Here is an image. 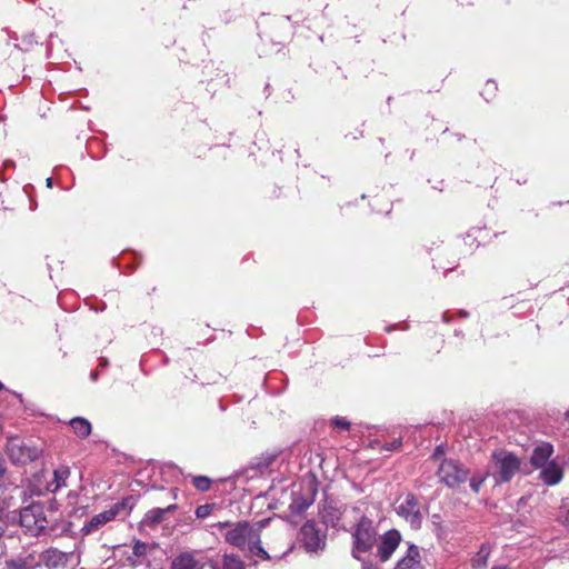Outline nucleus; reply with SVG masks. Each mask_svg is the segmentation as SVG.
<instances>
[{
	"label": "nucleus",
	"mask_w": 569,
	"mask_h": 569,
	"mask_svg": "<svg viewBox=\"0 0 569 569\" xmlns=\"http://www.w3.org/2000/svg\"><path fill=\"white\" fill-rule=\"evenodd\" d=\"M20 525L32 536H49L56 538L70 530V522L49 520L41 502H32L20 510Z\"/></svg>",
	"instance_id": "f257e3e1"
},
{
	"label": "nucleus",
	"mask_w": 569,
	"mask_h": 569,
	"mask_svg": "<svg viewBox=\"0 0 569 569\" xmlns=\"http://www.w3.org/2000/svg\"><path fill=\"white\" fill-rule=\"evenodd\" d=\"M224 539L228 543L251 555L269 560V553L261 546L260 528H256L248 522H238L233 528L229 529Z\"/></svg>",
	"instance_id": "f03ea898"
},
{
	"label": "nucleus",
	"mask_w": 569,
	"mask_h": 569,
	"mask_svg": "<svg viewBox=\"0 0 569 569\" xmlns=\"http://www.w3.org/2000/svg\"><path fill=\"white\" fill-rule=\"evenodd\" d=\"M521 461L515 453L500 449L491 453L488 471L495 485L511 481L519 472Z\"/></svg>",
	"instance_id": "7ed1b4c3"
},
{
	"label": "nucleus",
	"mask_w": 569,
	"mask_h": 569,
	"mask_svg": "<svg viewBox=\"0 0 569 569\" xmlns=\"http://www.w3.org/2000/svg\"><path fill=\"white\" fill-rule=\"evenodd\" d=\"M137 503L134 496H127L120 501L113 503L109 509L92 516L81 528L84 536L91 535L102 528L110 521L118 518H126Z\"/></svg>",
	"instance_id": "20e7f679"
},
{
	"label": "nucleus",
	"mask_w": 569,
	"mask_h": 569,
	"mask_svg": "<svg viewBox=\"0 0 569 569\" xmlns=\"http://www.w3.org/2000/svg\"><path fill=\"white\" fill-rule=\"evenodd\" d=\"M377 535L373 521L369 517L362 516L351 531L352 557L360 560L361 553L369 552L377 542Z\"/></svg>",
	"instance_id": "39448f33"
},
{
	"label": "nucleus",
	"mask_w": 569,
	"mask_h": 569,
	"mask_svg": "<svg viewBox=\"0 0 569 569\" xmlns=\"http://www.w3.org/2000/svg\"><path fill=\"white\" fill-rule=\"evenodd\" d=\"M6 453L12 465L24 466L37 460L40 456V450L19 437H10L6 442Z\"/></svg>",
	"instance_id": "423d86ee"
},
{
	"label": "nucleus",
	"mask_w": 569,
	"mask_h": 569,
	"mask_svg": "<svg viewBox=\"0 0 569 569\" xmlns=\"http://www.w3.org/2000/svg\"><path fill=\"white\" fill-rule=\"evenodd\" d=\"M300 540L307 552L323 551L327 546V530L312 521H306L300 529Z\"/></svg>",
	"instance_id": "0eeeda50"
},
{
	"label": "nucleus",
	"mask_w": 569,
	"mask_h": 569,
	"mask_svg": "<svg viewBox=\"0 0 569 569\" xmlns=\"http://www.w3.org/2000/svg\"><path fill=\"white\" fill-rule=\"evenodd\" d=\"M437 475L441 482L449 488H455L468 479L469 470L457 460L445 459L440 463Z\"/></svg>",
	"instance_id": "6e6552de"
},
{
	"label": "nucleus",
	"mask_w": 569,
	"mask_h": 569,
	"mask_svg": "<svg viewBox=\"0 0 569 569\" xmlns=\"http://www.w3.org/2000/svg\"><path fill=\"white\" fill-rule=\"evenodd\" d=\"M41 561L43 565L51 569L63 568L69 565L80 563V553L78 552V546L69 551H61L58 548H48L41 553Z\"/></svg>",
	"instance_id": "1a4fd4ad"
},
{
	"label": "nucleus",
	"mask_w": 569,
	"mask_h": 569,
	"mask_svg": "<svg viewBox=\"0 0 569 569\" xmlns=\"http://www.w3.org/2000/svg\"><path fill=\"white\" fill-rule=\"evenodd\" d=\"M399 517L403 518L412 530H419L422 526L423 516L420 511L418 498L413 493H407L403 500L396 508Z\"/></svg>",
	"instance_id": "9d476101"
},
{
	"label": "nucleus",
	"mask_w": 569,
	"mask_h": 569,
	"mask_svg": "<svg viewBox=\"0 0 569 569\" xmlns=\"http://www.w3.org/2000/svg\"><path fill=\"white\" fill-rule=\"evenodd\" d=\"M401 533L397 529H390L380 537L377 548V557L381 562L388 561L401 542Z\"/></svg>",
	"instance_id": "9b49d317"
},
{
	"label": "nucleus",
	"mask_w": 569,
	"mask_h": 569,
	"mask_svg": "<svg viewBox=\"0 0 569 569\" xmlns=\"http://www.w3.org/2000/svg\"><path fill=\"white\" fill-rule=\"evenodd\" d=\"M403 556L396 562L393 569H426L420 548L413 542H407Z\"/></svg>",
	"instance_id": "f8f14e48"
},
{
	"label": "nucleus",
	"mask_w": 569,
	"mask_h": 569,
	"mask_svg": "<svg viewBox=\"0 0 569 569\" xmlns=\"http://www.w3.org/2000/svg\"><path fill=\"white\" fill-rule=\"evenodd\" d=\"M552 445L549 442H541L532 450L530 462L537 469L542 468L545 465L550 462L549 459L552 456Z\"/></svg>",
	"instance_id": "ddd939ff"
},
{
	"label": "nucleus",
	"mask_w": 569,
	"mask_h": 569,
	"mask_svg": "<svg viewBox=\"0 0 569 569\" xmlns=\"http://www.w3.org/2000/svg\"><path fill=\"white\" fill-rule=\"evenodd\" d=\"M540 479L547 486H555L561 481L563 477L562 468L553 460L540 468Z\"/></svg>",
	"instance_id": "4468645a"
},
{
	"label": "nucleus",
	"mask_w": 569,
	"mask_h": 569,
	"mask_svg": "<svg viewBox=\"0 0 569 569\" xmlns=\"http://www.w3.org/2000/svg\"><path fill=\"white\" fill-rule=\"evenodd\" d=\"M209 565L211 569H244L239 557L228 553L210 559Z\"/></svg>",
	"instance_id": "2eb2a0df"
},
{
	"label": "nucleus",
	"mask_w": 569,
	"mask_h": 569,
	"mask_svg": "<svg viewBox=\"0 0 569 569\" xmlns=\"http://www.w3.org/2000/svg\"><path fill=\"white\" fill-rule=\"evenodd\" d=\"M177 508V505H170L166 508H153L144 515L142 522L149 527H154L163 521L166 513L173 512Z\"/></svg>",
	"instance_id": "dca6fc26"
},
{
	"label": "nucleus",
	"mask_w": 569,
	"mask_h": 569,
	"mask_svg": "<svg viewBox=\"0 0 569 569\" xmlns=\"http://www.w3.org/2000/svg\"><path fill=\"white\" fill-rule=\"evenodd\" d=\"M171 569H202V565L190 552H182L171 562Z\"/></svg>",
	"instance_id": "f3484780"
},
{
	"label": "nucleus",
	"mask_w": 569,
	"mask_h": 569,
	"mask_svg": "<svg viewBox=\"0 0 569 569\" xmlns=\"http://www.w3.org/2000/svg\"><path fill=\"white\" fill-rule=\"evenodd\" d=\"M69 425L73 432L82 439L87 438L91 433V423L82 417L72 418L69 421Z\"/></svg>",
	"instance_id": "a211bd4d"
},
{
	"label": "nucleus",
	"mask_w": 569,
	"mask_h": 569,
	"mask_svg": "<svg viewBox=\"0 0 569 569\" xmlns=\"http://www.w3.org/2000/svg\"><path fill=\"white\" fill-rule=\"evenodd\" d=\"M70 476V470L67 467H60L53 471V481L49 485V490L52 492L58 491L60 488L66 487V481Z\"/></svg>",
	"instance_id": "6ab92c4d"
},
{
	"label": "nucleus",
	"mask_w": 569,
	"mask_h": 569,
	"mask_svg": "<svg viewBox=\"0 0 569 569\" xmlns=\"http://www.w3.org/2000/svg\"><path fill=\"white\" fill-rule=\"evenodd\" d=\"M490 547L487 543L480 546L477 555L471 559V566L475 569H483L487 567L488 558L490 555Z\"/></svg>",
	"instance_id": "aec40b11"
},
{
	"label": "nucleus",
	"mask_w": 569,
	"mask_h": 569,
	"mask_svg": "<svg viewBox=\"0 0 569 569\" xmlns=\"http://www.w3.org/2000/svg\"><path fill=\"white\" fill-rule=\"evenodd\" d=\"M4 566L7 569H32L33 559L31 556L18 557L14 559L7 560Z\"/></svg>",
	"instance_id": "412c9836"
},
{
	"label": "nucleus",
	"mask_w": 569,
	"mask_h": 569,
	"mask_svg": "<svg viewBox=\"0 0 569 569\" xmlns=\"http://www.w3.org/2000/svg\"><path fill=\"white\" fill-rule=\"evenodd\" d=\"M292 495L293 500L290 505V509L293 512H302L312 503L311 498H301L300 495L297 492H293Z\"/></svg>",
	"instance_id": "4be33fe9"
},
{
	"label": "nucleus",
	"mask_w": 569,
	"mask_h": 569,
	"mask_svg": "<svg viewBox=\"0 0 569 569\" xmlns=\"http://www.w3.org/2000/svg\"><path fill=\"white\" fill-rule=\"evenodd\" d=\"M147 550H148L147 543L137 540L134 542V545H133V548H132L133 557L137 558V559L143 558L146 556V553H147ZM129 561L134 567L141 563V561L133 560L131 557L129 558Z\"/></svg>",
	"instance_id": "5701e85b"
},
{
	"label": "nucleus",
	"mask_w": 569,
	"mask_h": 569,
	"mask_svg": "<svg viewBox=\"0 0 569 569\" xmlns=\"http://www.w3.org/2000/svg\"><path fill=\"white\" fill-rule=\"evenodd\" d=\"M558 521L563 526L569 527V498H565L561 500V505L559 507L558 512Z\"/></svg>",
	"instance_id": "b1692460"
},
{
	"label": "nucleus",
	"mask_w": 569,
	"mask_h": 569,
	"mask_svg": "<svg viewBox=\"0 0 569 569\" xmlns=\"http://www.w3.org/2000/svg\"><path fill=\"white\" fill-rule=\"evenodd\" d=\"M192 483L199 491L206 492L210 490L212 481L206 476H194L192 477Z\"/></svg>",
	"instance_id": "393cba45"
},
{
	"label": "nucleus",
	"mask_w": 569,
	"mask_h": 569,
	"mask_svg": "<svg viewBox=\"0 0 569 569\" xmlns=\"http://www.w3.org/2000/svg\"><path fill=\"white\" fill-rule=\"evenodd\" d=\"M490 477L489 475V471H487L486 473L483 475H475L471 477L470 479V488L475 491V492H479L480 488L482 487L485 480Z\"/></svg>",
	"instance_id": "a878e982"
},
{
	"label": "nucleus",
	"mask_w": 569,
	"mask_h": 569,
	"mask_svg": "<svg viewBox=\"0 0 569 569\" xmlns=\"http://www.w3.org/2000/svg\"><path fill=\"white\" fill-rule=\"evenodd\" d=\"M214 507H216L214 503H206V505L198 506L196 509V517L199 519H204V518L209 517L211 515L212 510L214 509Z\"/></svg>",
	"instance_id": "bb28decb"
},
{
	"label": "nucleus",
	"mask_w": 569,
	"mask_h": 569,
	"mask_svg": "<svg viewBox=\"0 0 569 569\" xmlns=\"http://www.w3.org/2000/svg\"><path fill=\"white\" fill-rule=\"evenodd\" d=\"M7 466L4 459L0 456V488L7 489L10 482L7 477Z\"/></svg>",
	"instance_id": "cd10ccee"
},
{
	"label": "nucleus",
	"mask_w": 569,
	"mask_h": 569,
	"mask_svg": "<svg viewBox=\"0 0 569 569\" xmlns=\"http://www.w3.org/2000/svg\"><path fill=\"white\" fill-rule=\"evenodd\" d=\"M497 90V86L493 81H488L485 88V91L481 93L485 99L488 101L489 98L487 96H493Z\"/></svg>",
	"instance_id": "c85d7f7f"
},
{
	"label": "nucleus",
	"mask_w": 569,
	"mask_h": 569,
	"mask_svg": "<svg viewBox=\"0 0 569 569\" xmlns=\"http://www.w3.org/2000/svg\"><path fill=\"white\" fill-rule=\"evenodd\" d=\"M332 423L336 427L341 428L343 430H348L350 428V422L346 418H343V417H336L332 420Z\"/></svg>",
	"instance_id": "c756f323"
},
{
	"label": "nucleus",
	"mask_w": 569,
	"mask_h": 569,
	"mask_svg": "<svg viewBox=\"0 0 569 569\" xmlns=\"http://www.w3.org/2000/svg\"><path fill=\"white\" fill-rule=\"evenodd\" d=\"M401 440L400 439H396L391 442H386L383 446H382V449L386 450V451H393V450H397L400 448L401 446Z\"/></svg>",
	"instance_id": "7c9ffc66"
},
{
	"label": "nucleus",
	"mask_w": 569,
	"mask_h": 569,
	"mask_svg": "<svg viewBox=\"0 0 569 569\" xmlns=\"http://www.w3.org/2000/svg\"><path fill=\"white\" fill-rule=\"evenodd\" d=\"M7 508L3 503V501L0 500V518L4 515Z\"/></svg>",
	"instance_id": "2f4dec72"
},
{
	"label": "nucleus",
	"mask_w": 569,
	"mask_h": 569,
	"mask_svg": "<svg viewBox=\"0 0 569 569\" xmlns=\"http://www.w3.org/2000/svg\"><path fill=\"white\" fill-rule=\"evenodd\" d=\"M228 526H229L228 522H218L213 527H217L218 529H223V528H226Z\"/></svg>",
	"instance_id": "473e14b6"
},
{
	"label": "nucleus",
	"mask_w": 569,
	"mask_h": 569,
	"mask_svg": "<svg viewBox=\"0 0 569 569\" xmlns=\"http://www.w3.org/2000/svg\"><path fill=\"white\" fill-rule=\"evenodd\" d=\"M108 365V360L106 358L100 359V366L106 367Z\"/></svg>",
	"instance_id": "72a5a7b5"
},
{
	"label": "nucleus",
	"mask_w": 569,
	"mask_h": 569,
	"mask_svg": "<svg viewBox=\"0 0 569 569\" xmlns=\"http://www.w3.org/2000/svg\"><path fill=\"white\" fill-rule=\"evenodd\" d=\"M491 569H509L507 566H493Z\"/></svg>",
	"instance_id": "f704fd0d"
},
{
	"label": "nucleus",
	"mask_w": 569,
	"mask_h": 569,
	"mask_svg": "<svg viewBox=\"0 0 569 569\" xmlns=\"http://www.w3.org/2000/svg\"><path fill=\"white\" fill-rule=\"evenodd\" d=\"M97 378H98V372H92L91 373V379L92 380H97Z\"/></svg>",
	"instance_id": "c9c22d12"
},
{
	"label": "nucleus",
	"mask_w": 569,
	"mask_h": 569,
	"mask_svg": "<svg viewBox=\"0 0 569 569\" xmlns=\"http://www.w3.org/2000/svg\"><path fill=\"white\" fill-rule=\"evenodd\" d=\"M47 186H48V187H51V186H52V179H51V178H48V179H47Z\"/></svg>",
	"instance_id": "e433bc0d"
},
{
	"label": "nucleus",
	"mask_w": 569,
	"mask_h": 569,
	"mask_svg": "<svg viewBox=\"0 0 569 569\" xmlns=\"http://www.w3.org/2000/svg\"><path fill=\"white\" fill-rule=\"evenodd\" d=\"M3 533H4V528H3V526L0 525V538L3 536Z\"/></svg>",
	"instance_id": "4c0bfd02"
},
{
	"label": "nucleus",
	"mask_w": 569,
	"mask_h": 569,
	"mask_svg": "<svg viewBox=\"0 0 569 569\" xmlns=\"http://www.w3.org/2000/svg\"><path fill=\"white\" fill-rule=\"evenodd\" d=\"M565 418L567 421H569V410L565 413Z\"/></svg>",
	"instance_id": "58836bf2"
},
{
	"label": "nucleus",
	"mask_w": 569,
	"mask_h": 569,
	"mask_svg": "<svg viewBox=\"0 0 569 569\" xmlns=\"http://www.w3.org/2000/svg\"><path fill=\"white\" fill-rule=\"evenodd\" d=\"M439 449H440V448H436V452H435L433 457H436V456H437V453H438Z\"/></svg>",
	"instance_id": "ea45409f"
},
{
	"label": "nucleus",
	"mask_w": 569,
	"mask_h": 569,
	"mask_svg": "<svg viewBox=\"0 0 569 569\" xmlns=\"http://www.w3.org/2000/svg\"><path fill=\"white\" fill-rule=\"evenodd\" d=\"M3 388H4V387H3L2 382H0V390H2Z\"/></svg>",
	"instance_id": "a19ab883"
},
{
	"label": "nucleus",
	"mask_w": 569,
	"mask_h": 569,
	"mask_svg": "<svg viewBox=\"0 0 569 569\" xmlns=\"http://www.w3.org/2000/svg\"><path fill=\"white\" fill-rule=\"evenodd\" d=\"M363 569H372L370 566H366L363 567Z\"/></svg>",
	"instance_id": "79ce46f5"
},
{
	"label": "nucleus",
	"mask_w": 569,
	"mask_h": 569,
	"mask_svg": "<svg viewBox=\"0 0 569 569\" xmlns=\"http://www.w3.org/2000/svg\"><path fill=\"white\" fill-rule=\"evenodd\" d=\"M1 569H7V567H6V566H3Z\"/></svg>",
	"instance_id": "37998d69"
}]
</instances>
